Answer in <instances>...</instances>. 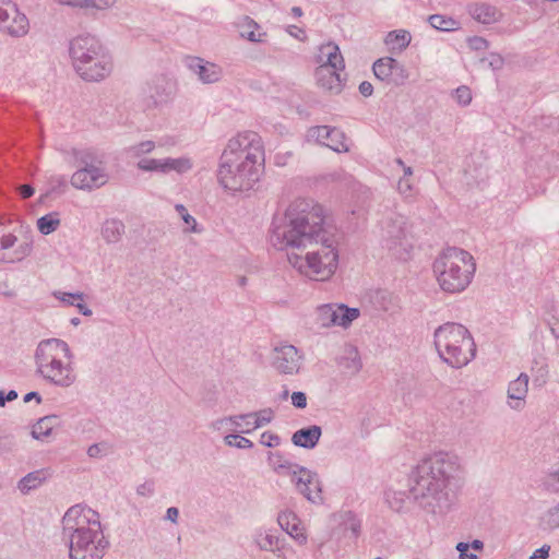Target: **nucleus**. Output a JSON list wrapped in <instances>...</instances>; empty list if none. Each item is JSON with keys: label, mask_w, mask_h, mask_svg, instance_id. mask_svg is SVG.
I'll list each match as a JSON object with an SVG mask.
<instances>
[{"label": "nucleus", "mask_w": 559, "mask_h": 559, "mask_svg": "<svg viewBox=\"0 0 559 559\" xmlns=\"http://www.w3.org/2000/svg\"><path fill=\"white\" fill-rule=\"evenodd\" d=\"M270 241L278 250H306L304 257L288 254V262L310 278L328 280L337 269L336 229L326 223L323 207L312 200L296 199L284 214L274 216Z\"/></svg>", "instance_id": "nucleus-1"}, {"label": "nucleus", "mask_w": 559, "mask_h": 559, "mask_svg": "<svg viewBox=\"0 0 559 559\" xmlns=\"http://www.w3.org/2000/svg\"><path fill=\"white\" fill-rule=\"evenodd\" d=\"M460 468L456 455L437 452L420 461L411 474L409 491L389 489L388 506L395 512L408 509L412 499L428 513L444 514L455 502L451 483Z\"/></svg>", "instance_id": "nucleus-2"}, {"label": "nucleus", "mask_w": 559, "mask_h": 559, "mask_svg": "<svg viewBox=\"0 0 559 559\" xmlns=\"http://www.w3.org/2000/svg\"><path fill=\"white\" fill-rule=\"evenodd\" d=\"M263 163L261 136L252 131L239 133L228 141L222 153L217 181L231 192L249 191L259 181Z\"/></svg>", "instance_id": "nucleus-3"}, {"label": "nucleus", "mask_w": 559, "mask_h": 559, "mask_svg": "<svg viewBox=\"0 0 559 559\" xmlns=\"http://www.w3.org/2000/svg\"><path fill=\"white\" fill-rule=\"evenodd\" d=\"M62 540L69 547L70 559H103L109 540L100 523V515L83 504L72 506L61 520Z\"/></svg>", "instance_id": "nucleus-4"}, {"label": "nucleus", "mask_w": 559, "mask_h": 559, "mask_svg": "<svg viewBox=\"0 0 559 559\" xmlns=\"http://www.w3.org/2000/svg\"><path fill=\"white\" fill-rule=\"evenodd\" d=\"M34 359L36 373L49 384L68 389L75 383L73 353L63 340L40 341L36 347Z\"/></svg>", "instance_id": "nucleus-5"}, {"label": "nucleus", "mask_w": 559, "mask_h": 559, "mask_svg": "<svg viewBox=\"0 0 559 559\" xmlns=\"http://www.w3.org/2000/svg\"><path fill=\"white\" fill-rule=\"evenodd\" d=\"M432 271L439 287L450 294L464 292L476 272V261L466 250L448 247L436 257Z\"/></svg>", "instance_id": "nucleus-6"}, {"label": "nucleus", "mask_w": 559, "mask_h": 559, "mask_svg": "<svg viewBox=\"0 0 559 559\" xmlns=\"http://www.w3.org/2000/svg\"><path fill=\"white\" fill-rule=\"evenodd\" d=\"M69 53L75 72L84 81H103L112 71V59L95 36L74 37L70 41Z\"/></svg>", "instance_id": "nucleus-7"}, {"label": "nucleus", "mask_w": 559, "mask_h": 559, "mask_svg": "<svg viewBox=\"0 0 559 559\" xmlns=\"http://www.w3.org/2000/svg\"><path fill=\"white\" fill-rule=\"evenodd\" d=\"M433 344L440 359L451 368L468 365L476 355V344L471 332L462 324L447 322L433 332Z\"/></svg>", "instance_id": "nucleus-8"}, {"label": "nucleus", "mask_w": 559, "mask_h": 559, "mask_svg": "<svg viewBox=\"0 0 559 559\" xmlns=\"http://www.w3.org/2000/svg\"><path fill=\"white\" fill-rule=\"evenodd\" d=\"M415 242L413 226L407 217L394 214L382 222L381 243L391 258L408 261L413 257Z\"/></svg>", "instance_id": "nucleus-9"}, {"label": "nucleus", "mask_w": 559, "mask_h": 559, "mask_svg": "<svg viewBox=\"0 0 559 559\" xmlns=\"http://www.w3.org/2000/svg\"><path fill=\"white\" fill-rule=\"evenodd\" d=\"M359 317V309L343 304H328L317 308L316 321L321 328H347Z\"/></svg>", "instance_id": "nucleus-10"}, {"label": "nucleus", "mask_w": 559, "mask_h": 559, "mask_svg": "<svg viewBox=\"0 0 559 559\" xmlns=\"http://www.w3.org/2000/svg\"><path fill=\"white\" fill-rule=\"evenodd\" d=\"M0 25L12 37H23L29 29L27 16L11 0H0Z\"/></svg>", "instance_id": "nucleus-11"}, {"label": "nucleus", "mask_w": 559, "mask_h": 559, "mask_svg": "<svg viewBox=\"0 0 559 559\" xmlns=\"http://www.w3.org/2000/svg\"><path fill=\"white\" fill-rule=\"evenodd\" d=\"M272 367L281 374H297L301 368L302 356L290 344H281L272 350Z\"/></svg>", "instance_id": "nucleus-12"}, {"label": "nucleus", "mask_w": 559, "mask_h": 559, "mask_svg": "<svg viewBox=\"0 0 559 559\" xmlns=\"http://www.w3.org/2000/svg\"><path fill=\"white\" fill-rule=\"evenodd\" d=\"M296 490L312 503L322 502L321 481L317 473L299 466L289 477Z\"/></svg>", "instance_id": "nucleus-13"}, {"label": "nucleus", "mask_w": 559, "mask_h": 559, "mask_svg": "<svg viewBox=\"0 0 559 559\" xmlns=\"http://www.w3.org/2000/svg\"><path fill=\"white\" fill-rule=\"evenodd\" d=\"M33 250L32 239H19L9 233L0 237V262L17 263L26 259Z\"/></svg>", "instance_id": "nucleus-14"}, {"label": "nucleus", "mask_w": 559, "mask_h": 559, "mask_svg": "<svg viewBox=\"0 0 559 559\" xmlns=\"http://www.w3.org/2000/svg\"><path fill=\"white\" fill-rule=\"evenodd\" d=\"M307 139L308 141H314L337 153L347 152L349 150L345 141V134L337 128L329 126L312 127L307 131Z\"/></svg>", "instance_id": "nucleus-15"}, {"label": "nucleus", "mask_w": 559, "mask_h": 559, "mask_svg": "<svg viewBox=\"0 0 559 559\" xmlns=\"http://www.w3.org/2000/svg\"><path fill=\"white\" fill-rule=\"evenodd\" d=\"M108 181V175L103 167H79L71 176V186L78 190L92 191L100 188Z\"/></svg>", "instance_id": "nucleus-16"}, {"label": "nucleus", "mask_w": 559, "mask_h": 559, "mask_svg": "<svg viewBox=\"0 0 559 559\" xmlns=\"http://www.w3.org/2000/svg\"><path fill=\"white\" fill-rule=\"evenodd\" d=\"M254 546L261 551L274 554L277 558H286L285 539L277 535V531L272 527L260 526L252 534Z\"/></svg>", "instance_id": "nucleus-17"}, {"label": "nucleus", "mask_w": 559, "mask_h": 559, "mask_svg": "<svg viewBox=\"0 0 559 559\" xmlns=\"http://www.w3.org/2000/svg\"><path fill=\"white\" fill-rule=\"evenodd\" d=\"M372 69L379 80L392 82L396 85L403 84L408 78L405 67L392 57L378 59Z\"/></svg>", "instance_id": "nucleus-18"}, {"label": "nucleus", "mask_w": 559, "mask_h": 559, "mask_svg": "<svg viewBox=\"0 0 559 559\" xmlns=\"http://www.w3.org/2000/svg\"><path fill=\"white\" fill-rule=\"evenodd\" d=\"M186 64L203 84H213L223 78V69L218 64L200 57H188Z\"/></svg>", "instance_id": "nucleus-19"}, {"label": "nucleus", "mask_w": 559, "mask_h": 559, "mask_svg": "<svg viewBox=\"0 0 559 559\" xmlns=\"http://www.w3.org/2000/svg\"><path fill=\"white\" fill-rule=\"evenodd\" d=\"M528 376L522 372L516 379L509 383L507 390V404L511 409L522 411L525 407L526 396L528 393Z\"/></svg>", "instance_id": "nucleus-20"}, {"label": "nucleus", "mask_w": 559, "mask_h": 559, "mask_svg": "<svg viewBox=\"0 0 559 559\" xmlns=\"http://www.w3.org/2000/svg\"><path fill=\"white\" fill-rule=\"evenodd\" d=\"M240 38L254 44H263L266 41L267 34L262 31L261 26L250 16L242 15L235 23Z\"/></svg>", "instance_id": "nucleus-21"}, {"label": "nucleus", "mask_w": 559, "mask_h": 559, "mask_svg": "<svg viewBox=\"0 0 559 559\" xmlns=\"http://www.w3.org/2000/svg\"><path fill=\"white\" fill-rule=\"evenodd\" d=\"M344 69H330L324 66H318L314 72L317 84L331 93L338 94L343 90V79L341 72Z\"/></svg>", "instance_id": "nucleus-22"}, {"label": "nucleus", "mask_w": 559, "mask_h": 559, "mask_svg": "<svg viewBox=\"0 0 559 559\" xmlns=\"http://www.w3.org/2000/svg\"><path fill=\"white\" fill-rule=\"evenodd\" d=\"M277 523L281 528L285 531L299 545H305L307 543V536L305 534L304 527L301 526V521L294 512H281L277 516Z\"/></svg>", "instance_id": "nucleus-23"}, {"label": "nucleus", "mask_w": 559, "mask_h": 559, "mask_svg": "<svg viewBox=\"0 0 559 559\" xmlns=\"http://www.w3.org/2000/svg\"><path fill=\"white\" fill-rule=\"evenodd\" d=\"M317 63L330 69H345L344 58L338 46L331 41L320 46Z\"/></svg>", "instance_id": "nucleus-24"}, {"label": "nucleus", "mask_w": 559, "mask_h": 559, "mask_svg": "<svg viewBox=\"0 0 559 559\" xmlns=\"http://www.w3.org/2000/svg\"><path fill=\"white\" fill-rule=\"evenodd\" d=\"M468 12L475 21L481 24H493L502 17V13L497 7L486 2L471 4Z\"/></svg>", "instance_id": "nucleus-25"}, {"label": "nucleus", "mask_w": 559, "mask_h": 559, "mask_svg": "<svg viewBox=\"0 0 559 559\" xmlns=\"http://www.w3.org/2000/svg\"><path fill=\"white\" fill-rule=\"evenodd\" d=\"M321 435V427L312 425L307 428H301L295 431L292 436V442L296 447H300L304 449H313L318 444Z\"/></svg>", "instance_id": "nucleus-26"}, {"label": "nucleus", "mask_w": 559, "mask_h": 559, "mask_svg": "<svg viewBox=\"0 0 559 559\" xmlns=\"http://www.w3.org/2000/svg\"><path fill=\"white\" fill-rule=\"evenodd\" d=\"M266 460L272 471L281 476L290 477L293 472L300 466L285 459L281 452H269Z\"/></svg>", "instance_id": "nucleus-27"}, {"label": "nucleus", "mask_w": 559, "mask_h": 559, "mask_svg": "<svg viewBox=\"0 0 559 559\" xmlns=\"http://www.w3.org/2000/svg\"><path fill=\"white\" fill-rule=\"evenodd\" d=\"M126 233V226L122 221L117 218L106 219L102 226V237L107 243H117L122 239Z\"/></svg>", "instance_id": "nucleus-28"}, {"label": "nucleus", "mask_w": 559, "mask_h": 559, "mask_svg": "<svg viewBox=\"0 0 559 559\" xmlns=\"http://www.w3.org/2000/svg\"><path fill=\"white\" fill-rule=\"evenodd\" d=\"M411 33L405 29L389 32L384 38L391 52H402L411 44Z\"/></svg>", "instance_id": "nucleus-29"}, {"label": "nucleus", "mask_w": 559, "mask_h": 559, "mask_svg": "<svg viewBox=\"0 0 559 559\" xmlns=\"http://www.w3.org/2000/svg\"><path fill=\"white\" fill-rule=\"evenodd\" d=\"M57 423L58 417L56 415L40 418L32 428V437L39 441H47Z\"/></svg>", "instance_id": "nucleus-30"}, {"label": "nucleus", "mask_w": 559, "mask_h": 559, "mask_svg": "<svg viewBox=\"0 0 559 559\" xmlns=\"http://www.w3.org/2000/svg\"><path fill=\"white\" fill-rule=\"evenodd\" d=\"M246 417L252 419V427H250L249 429H240V432L251 433L255 429L269 425L274 419L275 412L272 408L267 407L260 409L258 412L248 413L246 414Z\"/></svg>", "instance_id": "nucleus-31"}, {"label": "nucleus", "mask_w": 559, "mask_h": 559, "mask_svg": "<svg viewBox=\"0 0 559 559\" xmlns=\"http://www.w3.org/2000/svg\"><path fill=\"white\" fill-rule=\"evenodd\" d=\"M165 175L176 173L183 175L189 173L193 168V160L188 156L180 157H165Z\"/></svg>", "instance_id": "nucleus-32"}, {"label": "nucleus", "mask_w": 559, "mask_h": 559, "mask_svg": "<svg viewBox=\"0 0 559 559\" xmlns=\"http://www.w3.org/2000/svg\"><path fill=\"white\" fill-rule=\"evenodd\" d=\"M66 155L73 160L74 165L81 167L95 166L94 162L96 160V154L92 148L73 147L67 151Z\"/></svg>", "instance_id": "nucleus-33"}, {"label": "nucleus", "mask_w": 559, "mask_h": 559, "mask_svg": "<svg viewBox=\"0 0 559 559\" xmlns=\"http://www.w3.org/2000/svg\"><path fill=\"white\" fill-rule=\"evenodd\" d=\"M336 521L344 531H350L354 537L360 532V521L352 511H342L335 515Z\"/></svg>", "instance_id": "nucleus-34"}, {"label": "nucleus", "mask_w": 559, "mask_h": 559, "mask_svg": "<svg viewBox=\"0 0 559 559\" xmlns=\"http://www.w3.org/2000/svg\"><path fill=\"white\" fill-rule=\"evenodd\" d=\"M429 23L433 28L442 32H453L461 27V23L457 20L441 14L429 16Z\"/></svg>", "instance_id": "nucleus-35"}, {"label": "nucleus", "mask_w": 559, "mask_h": 559, "mask_svg": "<svg viewBox=\"0 0 559 559\" xmlns=\"http://www.w3.org/2000/svg\"><path fill=\"white\" fill-rule=\"evenodd\" d=\"M45 480V475L43 472L36 471L28 473L24 476L17 484V488L22 493H27L33 489L39 487Z\"/></svg>", "instance_id": "nucleus-36"}, {"label": "nucleus", "mask_w": 559, "mask_h": 559, "mask_svg": "<svg viewBox=\"0 0 559 559\" xmlns=\"http://www.w3.org/2000/svg\"><path fill=\"white\" fill-rule=\"evenodd\" d=\"M175 210L182 219L185 226L182 227V231L185 234L188 233H194L200 234L202 231V228L199 227V224L197 223V219L189 214L188 210L183 204H176Z\"/></svg>", "instance_id": "nucleus-37"}, {"label": "nucleus", "mask_w": 559, "mask_h": 559, "mask_svg": "<svg viewBox=\"0 0 559 559\" xmlns=\"http://www.w3.org/2000/svg\"><path fill=\"white\" fill-rule=\"evenodd\" d=\"M60 218L57 212H51L37 219V228L43 235H49L60 226Z\"/></svg>", "instance_id": "nucleus-38"}, {"label": "nucleus", "mask_w": 559, "mask_h": 559, "mask_svg": "<svg viewBox=\"0 0 559 559\" xmlns=\"http://www.w3.org/2000/svg\"><path fill=\"white\" fill-rule=\"evenodd\" d=\"M540 524L548 531L559 530V501L543 513Z\"/></svg>", "instance_id": "nucleus-39"}, {"label": "nucleus", "mask_w": 559, "mask_h": 559, "mask_svg": "<svg viewBox=\"0 0 559 559\" xmlns=\"http://www.w3.org/2000/svg\"><path fill=\"white\" fill-rule=\"evenodd\" d=\"M165 158L143 157L136 163L138 169L145 173H157L165 175Z\"/></svg>", "instance_id": "nucleus-40"}, {"label": "nucleus", "mask_w": 559, "mask_h": 559, "mask_svg": "<svg viewBox=\"0 0 559 559\" xmlns=\"http://www.w3.org/2000/svg\"><path fill=\"white\" fill-rule=\"evenodd\" d=\"M374 304L383 311H391L396 307L395 297L386 290H379L376 293Z\"/></svg>", "instance_id": "nucleus-41"}, {"label": "nucleus", "mask_w": 559, "mask_h": 559, "mask_svg": "<svg viewBox=\"0 0 559 559\" xmlns=\"http://www.w3.org/2000/svg\"><path fill=\"white\" fill-rule=\"evenodd\" d=\"M116 0H79L78 9L104 11L115 7Z\"/></svg>", "instance_id": "nucleus-42"}, {"label": "nucleus", "mask_w": 559, "mask_h": 559, "mask_svg": "<svg viewBox=\"0 0 559 559\" xmlns=\"http://www.w3.org/2000/svg\"><path fill=\"white\" fill-rule=\"evenodd\" d=\"M224 443L230 448L237 449H251L253 448V442L242 436L230 433L224 437Z\"/></svg>", "instance_id": "nucleus-43"}, {"label": "nucleus", "mask_w": 559, "mask_h": 559, "mask_svg": "<svg viewBox=\"0 0 559 559\" xmlns=\"http://www.w3.org/2000/svg\"><path fill=\"white\" fill-rule=\"evenodd\" d=\"M156 146L154 141L146 140L130 146L129 152L134 157H141L152 153Z\"/></svg>", "instance_id": "nucleus-44"}, {"label": "nucleus", "mask_w": 559, "mask_h": 559, "mask_svg": "<svg viewBox=\"0 0 559 559\" xmlns=\"http://www.w3.org/2000/svg\"><path fill=\"white\" fill-rule=\"evenodd\" d=\"M111 451L110 445L107 442L94 443L88 447L87 455L91 459H102L108 455Z\"/></svg>", "instance_id": "nucleus-45"}, {"label": "nucleus", "mask_w": 559, "mask_h": 559, "mask_svg": "<svg viewBox=\"0 0 559 559\" xmlns=\"http://www.w3.org/2000/svg\"><path fill=\"white\" fill-rule=\"evenodd\" d=\"M53 296L59 299L61 302H63L67 306H73L76 305V301H83L84 300V294L83 293H64V292H53Z\"/></svg>", "instance_id": "nucleus-46"}, {"label": "nucleus", "mask_w": 559, "mask_h": 559, "mask_svg": "<svg viewBox=\"0 0 559 559\" xmlns=\"http://www.w3.org/2000/svg\"><path fill=\"white\" fill-rule=\"evenodd\" d=\"M454 98L456 103L461 106H467L472 102V92L469 87L463 85L455 90Z\"/></svg>", "instance_id": "nucleus-47"}, {"label": "nucleus", "mask_w": 559, "mask_h": 559, "mask_svg": "<svg viewBox=\"0 0 559 559\" xmlns=\"http://www.w3.org/2000/svg\"><path fill=\"white\" fill-rule=\"evenodd\" d=\"M281 437L272 431H264L260 436V443L267 448H276L281 444Z\"/></svg>", "instance_id": "nucleus-48"}, {"label": "nucleus", "mask_w": 559, "mask_h": 559, "mask_svg": "<svg viewBox=\"0 0 559 559\" xmlns=\"http://www.w3.org/2000/svg\"><path fill=\"white\" fill-rule=\"evenodd\" d=\"M397 191L405 199L412 198L414 195L413 183L408 178L402 177L397 182Z\"/></svg>", "instance_id": "nucleus-49"}, {"label": "nucleus", "mask_w": 559, "mask_h": 559, "mask_svg": "<svg viewBox=\"0 0 559 559\" xmlns=\"http://www.w3.org/2000/svg\"><path fill=\"white\" fill-rule=\"evenodd\" d=\"M155 492L154 483L145 481L136 487V493L142 497H151Z\"/></svg>", "instance_id": "nucleus-50"}, {"label": "nucleus", "mask_w": 559, "mask_h": 559, "mask_svg": "<svg viewBox=\"0 0 559 559\" xmlns=\"http://www.w3.org/2000/svg\"><path fill=\"white\" fill-rule=\"evenodd\" d=\"M484 62H487L488 66L492 70H499L503 67V58L500 55L491 53L488 58L483 59Z\"/></svg>", "instance_id": "nucleus-51"}, {"label": "nucleus", "mask_w": 559, "mask_h": 559, "mask_svg": "<svg viewBox=\"0 0 559 559\" xmlns=\"http://www.w3.org/2000/svg\"><path fill=\"white\" fill-rule=\"evenodd\" d=\"M292 404L297 408H305L307 406V396L304 392L297 391L292 394Z\"/></svg>", "instance_id": "nucleus-52"}, {"label": "nucleus", "mask_w": 559, "mask_h": 559, "mask_svg": "<svg viewBox=\"0 0 559 559\" xmlns=\"http://www.w3.org/2000/svg\"><path fill=\"white\" fill-rule=\"evenodd\" d=\"M469 545L467 543H459L456 550L460 552V559H478L475 554L468 552Z\"/></svg>", "instance_id": "nucleus-53"}, {"label": "nucleus", "mask_w": 559, "mask_h": 559, "mask_svg": "<svg viewBox=\"0 0 559 559\" xmlns=\"http://www.w3.org/2000/svg\"><path fill=\"white\" fill-rule=\"evenodd\" d=\"M243 418H247L246 414L229 416V419H231L229 420V429L238 430L240 432V428L243 427Z\"/></svg>", "instance_id": "nucleus-54"}, {"label": "nucleus", "mask_w": 559, "mask_h": 559, "mask_svg": "<svg viewBox=\"0 0 559 559\" xmlns=\"http://www.w3.org/2000/svg\"><path fill=\"white\" fill-rule=\"evenodd\" d=\"M469 47L475 50L485 49L488 46V43L485 38L474 36L468 39Z\"/></svg>", "instance_id": "nucleus-55"}, {"label": "nucleus", "mask_w": 559, "mask_h": 559, "mask_svg": "<svg viewBox=\"0 0 559 559\" xmlns=\"http://www.w3.org/2000/svg\"><path fill=\"white\" fill-rule=\"evenodd\" d=\"M179 519V510L176 507H170L166 510L165 520L177 524Z\"/></svg>", "instance_id": "nucleus-56"}, {"label": "nucleus", "mask_w": 559, "mask_h": 559, "mask_svg": "<svg viewBox=\"0 0 559 559\" xmlns=\"http://www.w3.org/2000/svg\"><path fill=\"white\" fill-rule=\"evenodd\" d=\"M17 399V392L14 390L9 391L4 394L3 391L0 390V406H4L5 402H11Z\"/></svg>", "instance_id": "nucleus-57"}, {"label": "nucleus", "mask_w": 559, "mask_h": 559, "mask_svg": "<svg viewBox=\"0 0 559 559\" xmlns=\"http://www.w3.org/2000/svg\"><path fill=\"white\" fill-rule=\"evenodd\" d=\"M550 546L543 545L540 548L536 549L533 552V558L536 559H547L549 557Z\"/></svg>", "instance_id": "nucleus-58"}, {"label": "nucleus", "mask_w": 559, "mask_h": 559, "mask_svg": "<svg viewBox=\"0 0 559 559\" xmlns=\"http://www.w3.org/2000/svg\"><path fill=\"white\" fill-rule=\"evenodd\" d=\"M229 416L216 419L212 423V428L214 430L229 429Z\"/></svg>", "instance_id": "nucleus-59"}, {"label": "nucleus", "mask_w": 559, "mask_h": 559, "mask_svg": "<svg viewBox=\"0 0 559 559\" xmlns=\"http://www.w3.org/2000/svg\"><path fill=\"white\" fill-rule=\"evenodd\" d=\"M359 92L365 97L370 96L372 94V92H373L372 84L370 82H367V81L361 82L359 84Z\"/></svg>", "instance_id": "nucleus-60"}, {"label": "nucleus", "mask_w": 559, "mask_h": 559, "mask_svg": "<svg viewBox=\"0 0 559 559\" xmlns=\"http://www.w3.org/2000/svg\"><path fill=\"white\" fill-rule=\"evenodd\" d=\"M17 190L23 199L31 198L34 194V188L31 185H22Z\"/></svg>", "instance_id": "nucleus-61"}, {"label": "nucleus", "mask_w": 559, "mask_h": 559, "mask_svg": "<svg viewBox=\"0 0 559 559\" xmlns=\"http://www.w3.org/2000/svg\"><path fill=\"white\" fill-rule=\"evenodd\" d=\"M74 307L85 317H91L93 314L92 310L83 301H76Z\"/></svg>", "instance_id": "nucleus-62"}, {"label": "nucleus", "mask_w": 559, "mask_h": 559, "mask_svg": "<svg viewBox=\"0 0 559 559\" xmlns=\"http://www.w3.org/2000/svg\"><path fill=\"white\" fill-rule=\"evenodd\" d=\"M551 486L559 490V469L552 472L548 476Z\"/></svg>", "instance_id": "nucleus-63"}, {"label": "nucleus", "mask_w": 559, "mask_h": 559, "mask_svg": "<svg viewBox=\"0 0 559 559\" xmlns=\"http://www.w3.org/2000/svg\"><path fill=\"white\" fill-rule=\"evenodd\" d=\"M32 400H36V402L39 404L41 402V397L37 392H29L24 396V402L27 403Z\"/></svg>", "instance_id": "nucleus-64"}]
</instances>
